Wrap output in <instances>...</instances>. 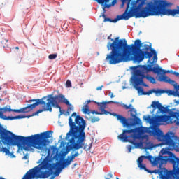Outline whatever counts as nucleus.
Listing matches in <instances>:
<instances>
[{
  "label": "nucleus",
  "instance_id": "f257e3e1",
  "mask_svg": "<svg viewBox=\"0 0 179 179\" xmlns=\"http://www.w3.org/2000/svg\"><path fill=\"white\" fill-rule=\"evenodd\" d=\"M112 52L106 55L105 59L110 65H117L121 62L133 61L140 64L143 59H148V63L153 66V62H157V52L152 48V45L142 43L139 39L134 44H127V40H120L117 38L113 43L109 44Z\"/></svg>",
  "mask_w": 179,
  "mask_h": 179
},
{
  "label": "nucleus",
  "instance_id": "f03ea898",
  "mask_svg": "<svg viewBox=\"0 0 179 179\" xmlns=\"http://www.w3.org/2000/svg\"><path fill=\"white\" fill-rule=\"evenodd\" d=\"M159 111L162 114H168L156 116L155 119H150V116H144L145 121L150 120L151 126L147 128L146 133L150 136H153L155 139H157L158 142H162V145H167L169 146L171 138L174 137V133L168 132L164 135V133L160 129L157 128V124L162 122L166 124H176L177 121V112L173 111V110L169 109L161 104L158 108Z\"/></svg>",
  "mask_w": 179,
  "mask_h": 179
},
{
  "label": "nucleus",
  "instance_id": "7ed1b4c3",
  "mask_svg": "<svg viewBox=\"0 0 179 179\" xmlns=\"http://www.w3.org/2000/svg\"><path fill=\"white\" fill-rule=\"evenodd\" d=\"M69 127L70 129L66 134V139H69L67 148L69 150H79V149H87V145L85 144L86 139V120L80 115H76V112H73L69 117Z\"/></svg>",
  "mask_w": 179,
  "mask_h": 179
},
{
  "label": "nucleus",
  "instance_id": "20e7f679",
  "mask_svg": "<svg viewBox=\"0 0 179 179\" xmlns=\"http://www.w3.org/2000/svg\"><path fill=\"white\" fill-rule=\"evenodd\" d=\"M39 138V135H31L27 137L16 136L12 131L6 130L0 124V143L2 142L3 145L22 146L24 150H30V148H40L43 141H40Z\"/></svg>",
  "mask_w": 179,
  "mask_h": 179
},
{
  "label": "nucleus",
  "instance_id": "39448f33",
  "mask_svg": "<svg viewBox=\"0 0 179 179\" xmlns=\"http://www.w3.org/2000/svg\"><path fill=\"white\" fill-rule=\"evenodd\" d=\"M145 66H146V65L136 66L131 68V69H133L134 71V88L137 90L138 93L141 94V96H150L152 93H155V94H163V93H166L165 90L161 89H152L148 92H145L142 87H139V85L144 86V87H149V85L143 82V79H147V80L153 85L156 84V79H155V77L146 76V73H148L150 71H148Z\"/></svg>",
  "mask_w": 179,
  "mask_h": 179
},
{
  "label": "nucleus",
  "instance_id": "423d86ee",
  "mask_svg": "<svg viewBox=\"0 0 179 179\" xmlns=\"http://www.w3.org/2000/svg\"><path fill=\"white\" fill-rule=\"evenodd\" d=\"M34 101L36 103L38 101V106H41L42 109H39L36 112H34L32 115H38V114H40V113H43V111H50V113H52V107H55V108H59L60 115H62V110L58 103L69 104V101L65 98V96H64L62 94H59L55 96H52V95H48V96H43L42 99L27 101V103H33Z\"/></svg>",
  "mask_w": 179,
  "mask_h": 179
},
{
  "label": "nucleus",
  "instance_id": "0eeeda50",
  "mask_svg": "<svg viewBox=\"0 0 179 179\" xmlns=\"http://www.w3.org/2000/svg\"><path fill=\"white\" fill-rule=\"evenodd\" d=\"M58 166H59V164H51L48 159L45 158L39 165L27 171L22 178V179L36 178V177H37V174L40 173L41 170L48 171H42L39 176L40 178H48L50 176L52 175L53 170H55V169H57Z\"/></svg>",
  "mask_w": 179,
  "mask_h": 179
},
{
  "label": "nucleus",
  "instance_id": "6e6552de",
  "mask_svg": "<svg viewBox=\"0 0 179 179\" xmlns=\"http://www.w3.org/2000/svg\"><path fill=\"white\" fill-rule=\"evenodd\" d=\"M40 104L39 101H37L32 104L28 105L25 108H22L21 109H11L10 106L8 108V106H5L4 108H0V118L1 120H10L12 121V120H22L23 118H26V116L24 115H17V116H8L3 115L4 113H30V111L34 110L36 107H37Z\"/></svg>",
  "mask_w": 179,
  "mask_h": 179
},
{
  "label": "nucleus",
  "instance_id": "1a4fd4ad",
  "mask_svg": "<svg viewBox=\"0 0 179 179\" xmlns=\"http://www.w3.org/2000/svg\"><path fill=\"white\" fill-rule=\"evenodd\" d=\"M141 130L139 128H135L129 130L124 129L122 133L117 136V139L122 142H129L135 145L136 139H141Z\"/></svg>",
  "mask_w": 179,
  "mask_h": 179
},
{
  "label": "nucleus",
  "instance_id": "9d476101",
  "mask_svg": "<svg viewBox=\"0 0 179 179\" xmlns=\"http://www.w3.org/2000/svg\"><path fill=\"white\" fill-rule=\"evenodd\" d=\"M170 164L173 166V170L166 172V175L161 174V179L176 178L179 174V157L174 153H170Z\"/></svg>",
  "mask_w": 179,
  "mask_h": 179
},
{
  "label": "nucleus",
  "instance_id": "9b49d317",
  "mask_svg": "<svg viewBox=\"0 0 179 179\" xmlns=\"http://www.w3.org/2000/svg\"><path fill=\"white\" fill-rule=\"evenodd\" d=\"M127 1V9L125 12L121 15H117L116 18L114 20H112L111 18H105L103 22H110V23H117L118 20H128V19H131V17H134V14L135 12H128V9L129 8V5H131V0H122V6H124L125 5V1Z\"/></svg>",
  "mask_w": 179,
  "mask_h": 179
},
{
  "label": "nucleus",
  "instance_id": "f8f14e48",
  "mask_svg": "<svg viewBox=\"0 0 179 179\" xmlns=\"http://www.w3.org/2000/svg\"><path fill=\"white\" fill-rule=\"evenodd\" d=\"M160 153L162 155H159L158 157H155V164H157V166H159V167H162L163 164H167V163H170V153H172L170 151H167V150L163 148Z\"/></svg>",
  "mask_w": 179,
  "mask_h": 179
},
{
  "label": "nucleus",
  "instance_id": "ddd939ff",
  "mask_svg": "<svg viewBox=\"0 0 179 179\" xmlns=\"http://www.w3.org/2000/svg\"><path fill=\"white\" fill-rule=\"evenodd\" d=\"M144 68H145V69H147V71H148V72H153V73H155L157 75L162 74V76H166V73H171L172 75H173V73H174V71H170V70L166 71V70L159 67V66L153 67L152 64L145 65V66H144Z\"/></svg>",
  "mask_w": 179,
  "mask_h": 179
},
{
  "label": "nucleus",
  "instance_id": "4468645a",
  "mask_svg": "<svg viewBox=\"0 0 179 179\" xmlns=\"http://www.w3.org/2000/svg\"><path fill=\"white\" fill-rule=\"evenodd\" d=\"M39 136V141L42 142L41 145H39V148H35V149H39V150H41L44 147L47 146V142H48V140L51 136H52V131H47L45 132L41 133L40 134H35Z\"/></svg>",
  "mask_w": 179,
  "mask_h": 179
},
{
  "label": "nucleus",
  "instance_id": "2eb2a0df",
  "mask_svg": "<svg viewBox=\"0 0 179 179\" xmlns=\"http://www.w3.org/2000/svg\"><path fill=\"white\" fill-rule=\"evenodd\" d=\"M95 103H96L97 106H99V110L103 115H108V114H110V112L106 110V109L107 108V104H110L111 103L113 104H120V102L113 101H110L108 102H102V103L95 102Z\"/></svg>",
  "mask_w": 179,
  "mask_h": 179
},
{
  "label": "nucleus",
  "instance_id": "dca6fc26",
  "mask_svg": "<svg viewBox=\"0 0 179 179\" xmlns=\"http://www.w3.org/2000/svg\"><path fill=\"white\" fill-rule=\"evenodd\" d=\"M159 82H165V83H169L172 86H174V89L176 91L179 90V85H177V83L173 80H171L167 76H159L157 78Z\"/></svg>",
  "mask_w": 179,
  "mask_h": 179
},
{
  "label": "nucleus",
  "instance_id": "f3484780",
  "mask_svg": "<svg viewBox=\"0 0 179 179\" xmlns=\"http://www.w3.org/2000/svg\"><path fill=\"white\" fill-rule=\"evenodd\" d=\"M108 114H110V115H113V117H116L117 121H120L123 127H127V128H129V127H131V123L128 122V120H127V117L121 115H118L115 113H111L109 112Z\"/></svg>",
  "mask_w": 179,
  "mask_h": 179
},
{
  "label": "nucleus",
  "instance_id": "a211bd4d",
  "mask_svg": "<svg viewBox=\"0 0 179 179\" xmlns=\"http://www.w3.org/2000/svg\"><path fill=\"white\" fill-rule=\"evenodd\" d=\"M130 112L131 117H133V118H134L131 119L132 123L131 124V125H139L141 124V119L136 116V109H135V108H131Z\"/></svg>",
  "mask_w": 179,
  "mask_h": 179
},
{
  "label": "nucleus",
  "instance_id": "6ab92c4d",
  "mask_svg": "<svg viewBox=\"0 0 179 179\" xmlns=\"http://www.w3.org/2000/svg\"><path fill=\"white\" fill-rule=\"evenodd\" d=\"M168 146L170 149H176V148H179V138L176 136L174 134L173 137L171 138V141Z\"/></svg>",
  "mask_w": 179,
  "mask_h": 179
},
{
  "label": "nucleus",
  "instance_id": "aec40b11",
  "mask_svg": "<svg viewBox=\"0 0 179 179\" xmlns=\"http://www.w3.org/2000/svg\"><path fill=\"white\" fill-rule=\"evenodd\" d=\"M79 156V152H76L75 154H72L70 156H68L66 159H64L62 162V164L64 165V166L68 167V166L71 165V163H72L73 160H75L76 157H78Z\"/></svg>",
  "mask_w": 179,
  "mask_h": 179
},
{
  "label": "nucleus",
  "instance_id": "412c9836",
  "mask_svg": "<svg viewBox=\"0 0 179 179\" xmlns=\"http://www.w3.org/2000/svg\"><path fill=\"white\" fill-rule=\"evenodd\" d=\"M54 164H59L57 166L56 169H55V172L52 173L55 177H58V176L61 174V171L63 170V169H65V167L66 166H64V165L60 162H57V163H55Z\"/></svg>",
  "mask_w": 179,
  "mask_h": 179
},
{
  "label": "nucleus",
  "instance_id": "4be33fe9",
  "mask_svg": "<svg viewBox=\"0 0 179 179\" xmlns=\"http://www.w3.org/2000/svg\"><path fill=\"white\" fill-rule=\"evenodd\" d=\"M110 36L108 37V40H110V41H112V42H108V43L106 45L108 50H111L110 52L109 53V55L111 54V52H113V49L109 45H110V44H113L114 43V40H115L116 38H118V40H127V39H120V37H116L115 39L110 38ZM107 55H108V54Z\"/></svg>",
  "mask_w": 179,
  "mask_h": 179
},
{
  "label": "nucleus",
  "instance_id": "5701e85b",
  "mask_svg": "<svg viewBox=\"0 0 179 179\" xmlns=\"http://www.w3.org/2000/svg\"><path fill=\"white\" fill-rule=\"evenodd\" d=\"M66 106H69L66 112V115H71V113L75 110V108L72 104H71V102L69 101V104H66Z\"/></svg>",
  "mask_w": 179,
  "mask_h": 179
},
{
  "label": "nucleus",
  "instance_id": "b1692460",
  "mask_svg": "<svg viewBox=\"0 0 179 179\" xmlns=\"http://www.w3.org/2000/svg\"><path fill=\"white\" fill-rule=\"evenodd\" d=\"M82 111H83V114H87V115H90V114H91V110L89 108V105H87V104H85L83 106Z\"/></svg>",
  "mask_w": 179,
  "mask_h": 179
},
{
  "label": "nucleus",
  "instance_id": "393cba45",
  "mask_svg": "<svg viewBox=\"0 0 179 179\" xmlns=\"http://www.w3.org/2000/svg\"><path fill=\"white\" fill-rule=\"evenodd\" d=\"M145 159H148V160H149V162H150V163H152V164L153 166H157V164H155V160L156 159V158L153 157V156H152V155L145 156Z\"/></svg>",
  "mask_w": 179,
  "mask_h": 179
},
{
  "label": "nucleus",
  "instance_id": "a878e982",
  "mask_svg": "<svg viewBox=\"0 0 179 179\" xmlns=\"http://www.w3.org/2000/svg\"><path fill=\"white\" fill-rule=\"evenodd\" d=\"M88 120H90L92 124H94V122H99V121H100V117L94 116L90 117Z\"/></svg>",
  "mask_w": 179,
  "mask_h": 179
},
{
  "label": "nucleus",
  "instance_id": "bb28decb",
  "mask_svg": "<svg viewBox=\"0 0 179 179\" xmlns=\"http://www.w3.org/2000/svg\"><path fill=\"white\" fill-rule=\"evenodd\" d=\"M162 103H159V101H153L152 103L151 104V106L152 107V108L156 110V108H159V107H160Z\"/></svg>",
  "mask_w": 179,
  "mask_h": 179
},
{
  "label": "nucleus",
  "instance_id": "cd10ccee",
  "mask_svg": "<svg viewBox=\"0 0 179 179\" xmlns=\"http://www.w3.org/2000/svg\"><path fill=\"white\" fill-rule=\"evenodd\" d=\"M121 106L125 110H129V109L131 110V108L132 107V104H129V106H127V104L121 103Z\"/></svg>",
  "mask_w": 179,
  "mask_h": 179
},
{
  "label": "nucleus",
  "instance_id": "c85d7f7f",
  "mask_svg": "<svg viewBox=\"0 0 179 179\" xmlns=\"http://www.w3.org/2000/svg\"><path fill=\"white\" fill-rule=\"evenodd\" d=\"M145 155L141 156L138 159H137V163L138 164H141L143 162V160H145Z\"/></svg>",
  "mask_w": 179,
  "mask_h": 179
},
{
  "label": "nucleus",
  "instance_id": "c756f323",
  "mask_svg": "<svg viewBox=\"0 0 179 179\" xmlns=\"http://www.w3.org/2000/svg\"><path fill=\"white\" fill-rule=\"evenodd\" d=\"M1 150L3 153H6V155H10V151H9V149H8L6 147H3L1 148Z\"/></svg>",
  "mask_w": 179,
  "mask_h": 179
},
{
  "label": "nucleus",
  "instance_id": "7c9ffc66",
  "mask_svg": "<svg viewBox=\"0 0 179 179\" xmlns=\"http://www.w3.org/2000/svg\"><path fill=\"white\" fill-rule=\"evenodd\" d=\"M57 57H58V55L57 53L55 54H50L48 56L49 59H55V58H57Z\"/></svg>",
  "mask_w": 179,
  "mask_h": 179
},
{
  "label": "nucleus",
  "instance_id": "2f4dec72",
  "mask_svg": "<svg viewBox=\"0 0 179 179\" xmlns=\"http://www.w3.org/2000/svg\"><path fill=\"white\" fill-rule=\"evenodd\" d=\"M98 3H101V5H103L104 3H108V2H110V0H95Z\"/></svg>",
  "mask_w": 179,
  "mask_h": 179
},
{
  "label": "nucleus",
  "instance_id": "473e14b6",
  "mask_svg": "<svg viewBox=\"0 0 179 179\" xmlns=\"http://www.w3.org/2000/svg\"><path fill=\"white\" fill-rule=\"evenodd\" d=\"M98 3H101V5H103L104 3H108V2H110V0H95Z\"/></svg>",
  "mask_w": 179,
  "mask_h": 179
},
{
  "label": "nucleus",
  "instance_id": "72a5a7b5",
  "mask_svg": "<svg viewBox=\"0 0 179 179\" xmlns=\"http://www.w3.org/2000/svg\"><path fill=\"white\" fill-rule=\"evenodd\" d=\"M91 114H96V115H103L101 112H98L96 110H91Z\"/></svg>",
  "mask_w": 179,
  "mask_h": 179
},
{
  "label": "nucleus",
  "instance_id": "f704fd0d",
  "mask_svg": "<svg viewBox=\"0 0 179 179\" xmlns=\"http://www.w3.org/2000/svg\"><path fill=\"white\" fill-rule=\"evenodd\" d=\"M138 167H139L141 170H146V165H143V164H138Z\"/></svg>",
  "mask_w": 179,
  "mask_h": 179
},
{
  "label": "nucleus",
  "instance_id": "c9c22d12",
  "mask_svg": "<svg viewBox=\"0 0 179 179\" xmlns=\"http://www.w3.org/2000/svg\"><path fill=\"white\" fill-rule=\"evenodd\" d=\"M176 125H179V112L176 113Z\"/></svg>",
  "mask_w": 179,
  "mask_h": 179
},
{
  "label": "nucleus",
  "instance_id": "e433bc0d",
  "mask_svg": "<svg viewBox=\"0 0 179 179\" xmlns=\"http://www.w3.org/2000/svg\"><path fill=\"white\" fill-rule=\"evenodd\" d=\"M106 179H112L113 178V173H109L106 175V178H105Z\"/></svg>",
  "mask_w": 179,
  "mask_h": 179
},
{
  "label": "nucleus",
  "instance_id": "4c0bfd02",
  "mask_svg": "<svg viewBox=\"0 0 179 179\" xmlns=\"http://www.w3.org/2000/svg\"><path fill=\"white\" fill-rule=\"evenodd\" d=\"M176 93V91H173L171 90L168 91V94L169 96H174V94Z\"/></svg>",
  "mask_w": 179,
  "mask_h": 179
},
{
  "label": "nucleus",
  "instance_id": "58836bf2",
  "mask_svg": "<svg viewBox=\"0 0 179 179\" xmlns=\"http://www.w3.org/2000/svg\"><path fill=\"white\" fill-rule=\"evenodd\" d=\"M67 87H71L72 86L71 83V80H68L66 81V83Z\"/></svg>",
  "mask_w": 179,
  "mask_h": 179
},
{
  "label": "nucleus",
  "instance_id": "ea45409f",
  "mask_svg": "<svg viewBox=\"0 0 179 179\" xmlns=\"http://www.w3.org/2000/svg\"><path fill=\"white\" fill-rule=\"evenodd\" d=\"M175 92H176V93L173 95L174 97H179V92L177 90H176Z\"/></svg>",
  "mask_w": 179,
  "mask_h": 179
},
{
  "label": "nucleus",
  "instance_id": "a19ab883",
  "mask_svg": "<svg viewBox=\"0 0 179 179\" xmlns=\"http://www.w3.org/2000/svg\"><path fill=\"white\" fill-rule=\"evenodd\" d=\"M173 75H175V76H176L177 78H179V73L177 72V71H174V72L173 73Z\"/></svg>",
  "mask_w": 179,
  "mask_h": 179
},
{
  "label": "nucleus",
  "instance_id": "79ce46f5",
  "mask_svg": "<svg viewBox=\"0 0 179 179\" xmlns=\"http://www.w3.org/2000/svg\"><path fill=\"white\" fill-rule=\"evenodd\" d=\"M103 87H104V85H101V86L96 87V90H101L103 89Z\"/></svg>",
  "mask_w": 179,
  "mask_h": 179
},
{
  "label": "nucleus",
  "instance_id": "37998d69",
  "mask_svg": "<svg viewBox=\"0 0 179 179\" xmlns=\"http://www.w3.org/2000/svg\"><path fill=\"white\" fill-rule=\"evenodd\" d=\"M109 94H110V99H114L115 96L113 92H110Z\"/></svg>",
  "mask_w": 179,
  "mask_h": 179
},
{
  "label": "nucleus",
  "instance_id": "c03bdc74",
  "mask_svg": "<svg viewBox=\"0 0 179 179\" xmlns=\"http://www.w3.org/2000/svg\"><path fill=\"white\" fill-rule=\"evenodd\" d=\"M93 145V143H91L90 144V146H89V148H87V150H90V149H92V146Z\"/></svg>",
  "mask_w": 179,
  "mask_h": 179
},
{
  "label": "nucleus",
  "instance_id": "a18cd8bd",
  "mask_svg": "<svg viewBox=\"0 0 179 179\" xmlns=\"http://www.w3.org/2000/svg\"><path fill=\"white\" fill-rule=\"evenodd\" d=\"M128 150H129V152H131V150H132V146L129 145L128 146Z\"/></svg>",
  "mask_w": 179,
  "mask_h": 179
},
{
  "label": "nucleus",
  "instance_id": "49530a36",
  "mask_svg": "<svg viewBox=\"0 0 179 179\" xmlns=\"http://www.w3.org/2000/svg\"><path fill=\"white\" fill-rule=\"evenodd\" d=\"M8 39H4L2 41L1 44L3 43H8Z\"/></svg>",
  "mask_w": 179,
  "mask_h": 179
},
{
  "label": "nucleus",
  "instance_id": "de8ad7c7",
  "mask_svg": "<svg viewBox=\"0 0 179 179\" xmlns=\"http://www.w3.org/2000/svg\"><path fill=\"white\" fill-rule=\"evenodd\" d=\"M174 103H176V104L178 105L179 104V101L177 100V99H175Z\"/></svg>",
  "mask_w": 179,
  "mask_h": 179
},
{
  "label": "nucleus",
  "instance_id": "09e8293b",
  "mask_svg": "<svg viewBox=\"0 0 179 179\" xmlns=\"http://www.w3.org/2000/svg\"><path fill=\"white\" fill-rule=\"evenodd\" d=\"M102 17H103L104 20H105V19L107 18V17L106 16V14H104V13L102 14Z\"/></svg>",
  "mask_w": 179,
  "mask_h": 179
},
{
  "label": "nucleus",
  "instance_id": "8fccbe9b",
  "mask_svg": "<svg viewBox=\"0 0 179 179\" xmlns=\"http://www.w3.org/2000/svg\"><path fill=\"white\" fill-rule=\"evenodd\" d=\"M152 173H155V174H157L158 171L157 170H154V171H152Z\"/></svg>",
  "mask_w": 179,
  "mask_h": 179
},
{
  "label": "nucleus",
  "instance_id": "3c124183",
  "mask_svg": "<svg viewBox=\"0 0 179 179\" xmlns=\"http://www.w3.org/2000/svg\"><path fill=\"white\" fill-rule=\"evenodd\" d=\"M89 103H92V101L91 100L87 101V104H89Z\"/></svg>",
  "mask_w": 179,
  "mask_h": 179
},
{
  "label": "nucleus",
  "instance_id": "603ef678",
  "mask_svg": "<svg viewBox=\"0 0 179 179\" xmlns=\"http://www.w3.org/2000/svg\"><path fill=\"white\" fill-rule=\"evenodd\" d=\"M55 178V176L54 175H52L51 177H50V179H54Z\"/></svg>",
  "mask_w": 179,
  "mask_h": 179
},
{
  "label": "nucleus",
  "instance_id": "864d4df0",
  "mask_svg": "<svg viewBox=\"0 0 179 179\" xmlns=\"http://www.w3.org/2000/svg\"><path fill=\"white\" fill-rule=\"evenodd\" d=\"M171 179H179V176H177L176 178H172Z\"/></svg>",
  "mask_w": 179,
  "mask_h": 179
},
{
  "label": "nucleus",
  "instance_id": "5fc2aeb1",
  "mask_svg": "<svg viewBox=\"0 0 179 179\" xmlns=\"http://www.w3.org/2000/svg\"><path fill=\"white\" fill-rule=\"evenodd\" d=\"M24 159H27V156H24Z\"/></svg>",
  "mask_w": 179,
  "mask_h": 179
},
{
  "label": "nucleus",
  "instance_id": "6e6d98bb",
  "mask_svg": "<svg viewBox=\"0 0 179 179\" xmlns=\"http://www.w3.org/2000/svg\"><path fill=\"white\" fill-rule=\"evenodd\" d=\"M106 8H110V5H106Z\"/></svg>",
  "mask_w": 179,
  "mask_h": 179
},
{
  "label": "nucleus",
  "instance_id": "4d7b16f0",
  "mask_svg": "<svg viewBox=\"0 0 179 179\" xmlns=\"http://www.w3.org/2000/svg\"><path fill=\"white\" fill-rule=\"evenodd\" d=\"M15 50H19V47H15Z\"/></svg>",
  "mask_w": 179,
  "mask_h": 179
},
{
  "label": "nucleus",
  "instance_id": "13d9d810",
  "mask_svg": "<svg viewBox=\"0 0 179 179\" xmlns=\"http://www.w3.org/2000/svg\"><path fill=\"white\" fill-rule=\"evenodd\" d=\"M2 46L3 47V48H5V47H6L5 45H2Z\"/></svg>",
  "mask_w": 179,
  "mask_h": 179
},
{
  "label": "nucleus",
  "instance_id": "bf43d9fd",
  "mask_svg": "<svg viewBox=\"0 0 179 179\" xmlns=\"http://www.w3.org/2000/svg\"><path fill=\"white\" fill-rule=\"evenodd\" d=\"M116 179H120V178H116Z\"/></svg>",
  "mask_w": 179,
  "mask_h": 179
},
{
  "label": "nucleus",
  "instance_id": "052dcab7",
  "mask_svg": "<svg viewBox=\"0 0 179 179\" xmlns=\"http://www.w3.org/2000/svg\"><path fill=\"white\" fill-rule=\"evenodd\" d=\"M0 90H1V87H0Z\"/></svg>",
  "mask_w": 179,
  "mask_h": 179
}]
</instances>
